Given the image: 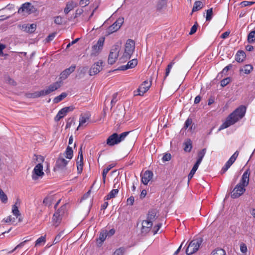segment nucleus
Masks as SVG:
<instances>
[{
    "label": "nucleus",
    "mask_w": 255,
    "mask_h": 255,
    "mask_svg": "<svg viewBox=\"0 0 255 255\" xmlns=\"http://www.w3.org/2000/svg\"><path fill=\"white\" fill-rule=\"evenodd\" d=\"M251 172L247 169L243 174L238 184L234 188L231 197L233 198H237L244 194L246 192V188L248 186L250 181Z\"/></svg>",
    "instance_id": "f257e3e1"
},
{
    "label": "nucleus",
    "mask_w": 255,
    "mask_h": 255,
    "mask_svg": "<svg viewBox=\"0 0 255 255\" xmlns=\"http://www.w3.org/2000/svg\"><path fill=\"white\" fill-rule=\"evenodd\" d=\"M246 108L245 106H240L231 114L227 118L226 121L220 126L219 130L227 128L234 124L245 115Z\"/></svg>",
    "instance_id": "f03ea898"
},
{
    "label": "nucleus",
    "mask_w": 255,
    "mask_h": 255,
    "mask_svg": "<svg viewBox=\"0 0 255 255\" xmlns=\"http://www.w3.org/2000/svg\"><path fill=\"white\" fill-rule=\"evenodd\" d=\"M33 160L35 166L32 171L31 177L32 180L37 182L41 179L44 175L43 165L44 158L41 155H35Z\"/></svg>",
    "instance_id": "7ed1b4c3"
},
{
    "label": "nucleus",
    "mask_w": 255,
    "mask_h": 255,
    "mask_svg": "<svg viewBox=\"0 0 255 255\" xmlns=\"http://www.w3.org/2000/svg\"><path fill=\"white\" fill-rule=\"evenodd\" d=\"M135 49V42L130 39H128L123 48L120 60L121 62H124L130 59Z\"/></svg>",
    "instance_id": "20e7f679"
},
{
    "label": "nucleus",
    "mask_w": 255,
    "mask_h": 255,
    "mask_svg": "<svg viewBox=\"0 0 255 255\" xmlns=\"http://www.w3.org/2000/svg\"><path fill=\"white\" fill-rule=\"evenodd\" d=\"M129 133V132H124L120 134L114 133L108 138L107 144L109 146L118 144L123 141Z\"/></svg>",
    "instance_id": "39448f33"
},
{
    "label": "nucleus",
    "mask_w": 255,
    "mask_h": 255,
    "mask_svg": "<svg viewBox=\"0 0 255 255\" xmlns=\"http://www.w3.org/2000/svg\"><path fill=\"white\" fill-rule=\"evenodd\" d=\"M105 39V36H101L97 42L91 47L90 50L91 56H97L100 54L103 48Z\"/></svg>",
    "instance_id": "423d86ee"
},
{
    "label": "nucleus",
    "mask_w": 255,
    "mask_h": 255,
    "mask_svg": "<svg viewBox=\"0 0 255 255\" xmlns=\"http://www.w3.org/2000/svg\"><path fill=\"white\" fill-rule=\"evenodd\" d=\"M155 219V214L152 212L149 214L147 219L142 221L141 224V232L143 234L148 233L153 225V221Z\"/></svg>",
    "instance_id": "0eeeda50"
},
{
    "label": "nucleus",
    "mask_w": 255,
    "mask_h": 255,
    "mask_svg": "<svg viewBox=\"0 0 255 255\" xmlns=\"http://www.w3.org/2000/svg\"><path fill=\"white\" fill-rule=\"evenodd\" d=\"M121 50V45L120 43H117L112 46L108 59L109 64H113L116 62L119 56Z\"/></svg>",
    "instance_id": "6e6552de"
},
{
    "label": "nucleus",
    "mask_w": 255,
    "mask_h": 255,
    "mask_svg": "<svg viewBox=\"0 0 255 255\" xmlns=\"http://www.w3.org/2000/svg\"><path fill=\"white\" fill-rule=\"evenodd\" d=\"M202 242L201 238H197L191 241L186 250V254L187 255H191L195 253L199 249Z\"/></svg>",
    "instance_id": "1a4fd4ad"
},
{
    "label": "nucleus",
    "mask_w": 255,
    "mask_h": 255,
    "mask_svg": "<svg viewBox=\"0 0 255 255\" xmlns=\"http://www.w3.org/2000/svg\"><path fill=\"white\" fill-rule=\"evenodd\" d=\"M36 11L35 7L30 3L26 2L23 4L19 8L18 13L22 15H27Z\"/></svg>",
    "instance_id": "9d476101"
},
{
    "label": "nucleus",
    "mask_w": 255,
    "mask_h": 255,
    "mask_svg": "<svg viewBox=\"0 0 255 255\" xmlns=\"http://www.w3.org/2000/svg\"><path fill=\"white\" fill-rule=\"evenodd\" d=\"M124 21L123 17H119L117 20L111 26H110L106 30L107 35H110L117 31H118Z\"/></svg>",
    "instance_id": "9b49d317"
},
{
    "label": "nucleus",
    "mask_w": 255,
    "mask_h": 255,
    "mask_svg": "<svg viewBox=\"0 0 255 255\" xmlns=\"http://www.w3.org/2000/svg\"><path fill=\"white\" fill-rule=\"evenodd\" d=\"M65 206H63L54 214L52 218V223L55 227L58 226L60 223L62 218L65 213Z\"/></svg>",
    "instance_id": "f8f14e48"
},
{
    "label": "nucleus",
    "mask_w": 255,
    "mask_h": 255,
    "mask_svg": "<svg viewBox=\"0 0 255 255\" xmlns=\"http://www.w3.org/2000/svg\"><path fill=\"white\" fill-rule=\"evenodd\" d=\"M69 161L60 157L57 160L56 165L54 168L55 172H61L66 169V165Z\"/></svg>",
    "instance_id": "ddd939ff"
},
{
    "label": "nucleus",
    "mask_w": 255,
    "mask_h": 255,
    "mask_svg": "<svg viewBox=\"0 0 255 255\" xmlns=\"http://www.w3.org/2000/svg\"><path fill=\"white\" fill-rule=\"evenodd\" d=\"M103 62L102 60H99L95 63L91 67L89 74L90 76H93L99 73L103 69Z\"/></svg>",
    "instance_id": "4468645a"
},
{
    "label": "nucleus",
    "mask_w": 255,
    "mask_h": 255,
    "mask_svg": "<svg viewBox=\"0 0 255 255\" xmlns=\"http://www.w3.org/2000/svg\"><path fill=\"white\" fill-rule=\"evenodd\" d=\"M151 86V82L146 80L144 81L139 87L137 90L136 95L143 96L146 93Z\"/></svg>",
    "instance_id": "2eb2a0df"
},
{
    "label": "nucleus",
    "mask_w": 255,
    "mask_h": 255,
    "mask_svg": "<svg viewBox=\"0 0 255 255\" xmlns=\"http://www.w3.org/2000/svg\"><path fill=\"white\" fill-rule=\"evenodd\" d=\"M62 85L61 81H58L50 85L48 87L43 90V94H44V95H47L49 94L50 93L55 91L59 88H60Z\"/></svg>",
    "instance_id": "dca6fc26"
},
{
    "label": "nucleus",
    "mask_w": 255,
    "mask_h": 255,
    "mask_svg": "<svg viewBox=\"0 0 255 255\" xmlns=\"http://www.w3.org/2000/svg\"><path fill=\"white\" fill-rule=\"evenodd\" d=\"M73 108L72 107H65L60 110L57 115L55 116L54 120L56 122H58L60 119L64 117L66 114L70 111H72Z\"/></svg>",
    "instance_id": "f3484780"
},
{
    "label": "nucleus",
    "mask_w": 255,
    "mask_h": 255,
    "mask_svg": "<svg viewBox=\"0 0 255 255\" xmlns=\"http://www.w3.org/2000/svg\"><path fill=\"white\" fill-rule=\"evenodd\" d=\"M239 151H236L233 155L230 157L229 160L227 162L224 167L222 168V171L225 173L236 161L237 157L239 155Z\"/></svg>",
    "instance_id": "a211bd4d"
},
{
    "label": "nucleus",
    "mask_w": 255,
    "mask_h": 255,
    "mask_svg": "<svg viewBox=\"0 0 255 255\" xmlns=\"http://www.w3.org/2000/svg\"><path fill=\"white\" fill-rule=\"evenodd\" d=\"M20 206V201L17 199L11 206V213L16 218H18L21 215L19 208Z\"/></svg>",
    "instance_id": "6ab92c4d"
},
{
    "label": "nucleus",
    "mask_w": 255,
    "mask_h": 255,
    "mask_svg": "<svg viewBox=\"0 0 255 255\" xmlns=\"http://www.w3.org/2000/svg\"><path fill=\"white\" fill-rule=\"evenodd\" d=\"M90 118V115L88 114H84L80 115L79 118V125L77 128L78 130L81 127L86 126Z\"/></svg>",
    "instance_id": "aec40b11"
},
{
    "label": "nucleus",
    "mask_w": 255,
    "mask_h": 255,
    "mask_svg": "<svg viewBox=\"0 0 255 255\" xmlns=\"http://www.w3.org/2000/svg\"><path fill=\"white\" fill-rule=\"evenodd\" d=\"M75 66H71L69 68L64 70L61 73L59 81H61L62 83L63 81L66 79L70 75V74L75 70Z\"/></svg>",
    "instance_id": "412c9836"
},
{
    "label": "nucleus",
    "mask_w": 255,
    "mask_h": 255,
    "mask_svg": "<svg viewBox=\"0 0 255 255\" xmlns=\"http://www.w3.org/2000/svg\"><path fill=\"white\" fill-rule=\"evenodd\" d=\"M153 173L149 170L145 171L141 177V181L144 185H147L153 178Z\"/></svg>",
    "instance_id": "4be33fe9"
},
{
    "label": "nucleus",
    "mask_w": 255,
    "mask_h": 255,
    "mask_svg": "<svg viewBox=\"0 0 255 255\" xmlns=\"http://www.w3.org/2000/svg\"><path fill=\"white\" fill-rule=\"evenodd\" d=\"M137 64V61L136 59H133L128 61V64L126 65L122 66L120 67L121 70H126L128 69H131L135 67Z\"/></svg>",
    "instance_id": "5701e85b"
},
{
    "label": "nucleus",
    "mask_w": 255,
    "mask_h": 255,
    "mask_svg": "<svg viewBox=\"0 0 255 255\" xmlns=\"http://www.w3.org/2000/svg\"><path fill=\"white\" fill-rule=\"evenodd\" d=\"M36 27V25L34 23L30 25L24 24L21 26V29L26 32L32 33L35 31Z\"/></svg>",
    "instance_id": "b1692460"
},
{
    "label": "nucleus",
    "mask_w": 255,
    "mask_h": 255,
    "mask_svg": "<svg viewBox=\"0 0 255 255\" xmlns=\"http://www.w3.org/2000/svg\"><path fill=\"white\" fill-rule=\"evenodd\" d=\"M253 70V67L252 65L247 64L243 66L240 69V73H243L246 74H249Z\"/></svg>",
    "instance_id": "393cba45"
},
{
    "label": "nucleus",
    "mask_w": 255,
    "mask_h": 255,
    "mask_svg": "<svg viewBox=\"0 0 255 255\" xmlns=\"http://www.w3.org/2000/svg\"><path fill=\"white\" fill-rule=\"evenodd\" d=\"M64 156L68 159L69 161L72 158L73 156V151L71 147L68 146L65 152L64 153Z\"/></svg>",
    "instance_id": "a878e982"
},
{
    "label": "nucleus",
    "mask_w": 255,
    "mask_h": 255,
    "mask_svg": "<svg viewBox=\"0 0 255 255\" xmlns=\"http://www.w3.org/2000/svg\"><path fill=\"white\" fill-rule=\"evenodd\" d=\"M246 58V54L243 51H238L236 56V60L238 62H243Z\"/></svg>",
    "instance_id": "bb28decb"
},
{
    "label": "nucleus",
    "mask_w": 255,
    "mask_h": 255,
    "mask_svg": "<svg viewBox=\"0 0 255 255\" xmlns=\"http://www.w3.org/2000/svg\"><path fill=\"white\" fill-rule=\"evenodd\" d=\"M16 219L14 216L9 215L5 217L2 220V222L7 224H13L15 222Z\"/></svg>",
    "instance_id": "cd10ccee"
},
{
    "label": "nucleus",
    "mask_w": 255,
    "mask_h": 255,
    "mask_svg": "<svg viewBox=\"0 0 255 255\" xmlns=\"http://www.w3.org/2000/svg\"><path fill=\"white\" fill-rule=\"evenodd\" d=\"M175 62L174 60H172L168 65L167 68L165 69V76L164 77V79L168 77L170 74L171 70L173 67V66L175 64Z\"/></svg>",
    "instance_id": "c85d7f7f"
},
{
    "label": "nucleus",
    "mask_w": 255,
    "mask_h": 255,
    "mask_svg": "<svg viewBox=\"0 0 255 255\" xmlns=\"http://www.w3.org/2000/svg\"><path fill=\"white\" fill-rule=\"evenodd\" d=\"M203 6V4L200 1H196L194 2L193 7L192 9V12L198 11L201 9Z\"/></svg>",
    "instance_id": "c756f323"
},
{
    "label": "nucleus",
    "mask_w": 255,
    "mask_h": 255,
    "mask_svg": "<svg viewBox=\"0 0 255 255\" xmlns=\"http://www.w3.org/2000/svg\"><path fill=\"white\" fill-rule=\"evenodd\" d=\"M67 96V94L65 92L62 93L60 95L56 97L53 99V102L54 103H58L63 100Z\"/></svg>",
    "instance_id": "7c9ffc66"
},
{
    "label": "nucleus",
    "mask_w": 255,
    "mask_h": 255,
    "mask_svg": "<svg viewBox=\"0 0 255 255\" xmlns=\"http://www.w3.org/2000/svg\"><path fill=\"white\" fill-rule=\"evenodd\" d=\"M54 200V197L52 196H49L45 197L43 201V203L45 205L49 206L51 205Z\"/></svg>",
    "instance_id": "2f4dec72"
},
{
    "label": "nucleus",
    "mask_w": 255,
    "mask_h": 255,
    "mask_svg": "<svg viewBox=\"0 0 255 255\" xmlns=\"http://www.w3.org/2000/svg\"><path fill=\"white\" fill-rule=\"evenodd\" d=\"M0 200L3 204H6L8 202L7 195L0 189Z\"/></svg>",
    "instance_id": "473e14b6"
},
{
    "label": "nucleus",
    "mask_w": 255,
    "mask_h": 255,
    "mask_svg": "<svg viewBox=\"0 0 255 255\" xmlns=\"http://www.w3.org/2000/svg\"><path fill=\"white\" fill-rule=\"evenodd\" d=\"M45 237L41 236L36 241L35 246H43L45 244Z\"/></svg>",
    "instance_id": "72a5a7b5"
},
{
    "label": "nucleus",
    "mask_w": 255,
    "mask_h": 255,
    "mask_svg": "<svg viewBox=\"0 0 255 255\" xmlns=\"http://www.w3.org/2000/svg\"><path fill=\"white\" fill-rule=\"evenodd\" d=\"M248 41L251 43L255 42V30L250 32L248 36Z\"/></svg>",
    "instance_id": "f704fd0d"
},
{
    "label": "nucleus",
    "mask_w": 255,
    "mask_h": 255,
    "mask_svg": "<svg viewBox=\"0 0 255 255\" xmlns=\"http://www.w3.org/2000/svg\"><path fill=\"white\" fill-rule=\"evenodd\" d=\"M119 190L117 189L112 190L110 193L107 196V200H109L111 198H114L118 193Z\"/></svg>",
    "instance_id": "c9c22d12"
},
{
    "label": "nucleus",
    "mask_w": 255,
    "mask_h": 255,
    "mask_svg": "<svg viewBox=\"0 0 255 255\" xmlns=\"http://www.w3.org/2000/svg\"><path fill=\"white\" fill-rule=\"evenodd\" d=\"M206 152V149L205 148L203 149L202 150L200 151L198 153V162H201L205 153Z\"/></svg>",
    "instance_id": "e433bc0d"
},
{
    "label": "nucleus",
    "mask_w": 255,
    "mask_h": 255,
    "mask_svg": "<svg viewBox=\"0 0 255 255\" xmlns=\"http://www.w3.org/2000/svg\"><path fill=\"white\" fill-rule=\"evenodd\" d=\"M192 149V143L190 140H188L185 142L184 150L189 152Z\"/></svg>",
    "instance_id": "4c0bfd02"
},
{
    "label": "nucleus",
    "mask_w": 255,
    "mask_h": 255,
    "mask_svg": "<svg viewBox=\"0 0 255 255\" xmlns=\"http://www.w3.org/2000/svg\"><path fill=\"white\" fill-rule=\"evenodd\" d=\"M107 236V231H103L100 233L99 240L101 241V242H103L106 239Z\"/></svg>",
    "instance_id": "58836bf2"
},
{
    "label": "nucleus",
    "mask_w": 255,
    "mask_h": 255,
    "mask_svg": "<svg viewBox=\"0 0 255 255\" xmlns=\"http://www.w3.org/2000/svg\"><path fill=\"white\" fill-rule=\"evenodd\" d=\"M125 253V249L123 248H120L117 249L114 252L113 255H124Z\"/></svg>",
    "instance_id": "ea45409f"
},
{
    "label": "nucleus",
    "mask_w": 255,
    "mask_h": 255,
    "mask_svg": "<svg viewBox=\"0 0 255 255\" xmlns=\"http://www.w3.org/2000/svg\"><path fill=\"white\" fill-rule=\"evenodd\" d=\"M213 15V8H211L207 10L206 19L207 21H210L212 18Z\"/></svg>",
    "instance_id": "a19ab883"
},
{
    "label": "nucleus",
    "mask_w": 255,
    "mask_h": 255,
    "mask_svg": "<svg viewBox=\"0 0 255 255\" xmlns=\"http://www.w3.org/2000/svg\"><path fill=\"white\" fill-rule=\"evenodd\" d=\"M212 255H226V253L223 249H217L212 252Z\"/></svg>",
    "instance_id": "79ce46f5"
},
{
    "label": "nucleus",
    "mask_w": 255,
    "mask_h": 255,
    "mask_svg": "<svg viewBox=\"0 0 255 255\" xmlns=\"http://www.w3.org/2000/svg\"><path fill=\"white\" fill-rule=\"evenodd\" d=\"M73 8V4L71 3H67L65 8H64V11L65 14H67Z\"/></svg>",
    "instance_id": "37998d69"
},
{
    "label": "nucleus",
    "mask_w": 255,
    "mask_h": 255,
    "mask_svg": "<svg viewBox=\"0 0 255 255\" xmlns=\"http://www.w3.org/2000/svg\"><path fill=\"white\" fill-rule=\"evenodd\" d=\"M231 79L230 77H227L225 79H223L221 81V86L222 87H225L230 83Z\"/></svg>",
    "instance_id": "c03bdc74"
},
{
    "label": "nucleus",
    "mask_w": 255,
    "mask_h": 255,
    "mask_svg": "<svg viewBox=\"0 0 255 255\" xmlns=\"http://www.w3.org/2000/svg\"><path fill=\"white\" fill-rule=\"evenodd\" d=\"M44 94H43V90L40 91H37L35 93H34L32 96L31 97L32 98H38L41 96H44Z\"/></svg>",
    "instance_id": "a18cd8bd"
},
{
    "label": "nucleus",
    "mask_w": 255,
    "mask_h": 255,
    "mask_svg": "<svg viewBox=\"0 0 255 255\" xmlns=\"http://www.w3.org/2000/svg\"><path fill=\"white\" fill-rule=\"evenodd\" d=\"M77 167L79 173H81L83 169V161L77 160Z\"/></svg>",
    "instance_id": "49530a36"
},
{
    "label": "nucleus",
    "mask_w": 255,
    "mask_h": 255,
    "mask_svg": "<svg viewBox=\"0 0 255 255\" xmlns=\"http://www.w3.org/2000/svg\"><path fill=\"white\" fill-rule=\"evenodd\" d=\"M111 169V167H108L107 168H105L103 170L102 176L103 179V182H105L106 177L107 174L108 173L109 171Z\"/></svg>",
    "instance_id": "de8ad7c7"
},
{
    "label": "nucleus",
    "mask_w": 255,
    "mask_h": 255,
    "mask_svg": "<svg viewBox=\"0 0 255 255\" xmlns=\"http://www.w3.org/2000/svg\"><path fill=\"white\" fill-rule=\"evenodd\" d=\"M255 3L254 1H244L241 2L240 5L242 7L251 6Z\"/></svg>",
    "instance_id": "09e8293b"
},
{
    "label": "nucleus",
    "mask_w": 255,
    "mask_h": 255,
    "mask_svg": "<svg viewBox=\"0 0 255 255\" xmlns=\"http://www.w3.org/2000/svg\"><path fill=\"white\" fill-rule=\"evenodd\" d=\"M171 158V155L170 153H165L162 157V160L163 162L168 161Z\"/></svg>",
    "instance_id": "8fccbe9b"
},
{
    "label": "nucleus",
    "mask_w": 255,
    "mask_h": 255,
    "mask_svg": "<svg viewBox=\"0 0 255 255\" xmlns=\"http://www.w3.org/2000/svg\"><path fill=\"white\" fill-rule=\"evenodd\" d=\"M54 22L57 24H61L63 22V18L62 17L58 16L55 17Z\"/></svg>",
    "instance_id": "3c124183"
},
{
    "label": "nucleus",
    "mask_w": 255,
    "mask_h": 255,
    "mask_svg": "<svg viewBox=\"0 0 255 255\" xmlns=\"http://www.w3.org/2000/svg\"><path fill=\"white\" fill-rule=\"evenodd\" d=\"M90 0H80L79 5L82 7H85L89 4Z\"/></svg>",
    "instance_id": "603ef678"
},
{
    "label": "nucleus",
    "mask_w": 255,
    "mask_h": 255,
    "mask_svg": "<svg viewBox=\"0 0 255 255\" xmlns=\"http://www.w3.org/2000/svg\"><path fill=\"white\" fill-rule=\"evenodd\" d=\"M134 202V197L132 196H131L127 199V204L128 205L131 206L133 204Z\"/></svg>",
    "instance_id": "864d4df0"
},
{
    "label": "nucleus",
    "mask_w": 255,
    "mask_h": 255,
    "mask_svg": "<svg viewBox=\"0 0 255 255\" xmlns=\"http://www.w3.org/2000/svg\"><path fill=\"white\" fill-rule=\"evenodd\" d=\"M240 250L243 253H246L247 252V247L244 244L240 245Z\"/></svg>",
    "instance_id": "5fc2aeb1"
},
{
    "label": "nucleus",
    "mask_w": 255,
    "mask_h": 255,
    "mask_svg": "<svg viewBox=\"0 0 255 255\" xmlns=\"http://www.w3.org/2000/svg\"><path fill=\"white\" fill-rule=\"evenodd\" d=\"M27 242L26 240L21 242V243H20L19 244H18V245H17L15 248L13 250H12L11 251L9 252L8 253H12L14 251H15L16 249L18 248H21L22 247H23L25 243Z\"/></svg>",
    "instance_id": "6e6d98bb"
},
{
    "label": "nucleus",
    "mask_w": 255,
    "mask_h": 255,
    "mask_svg": "<svg viewBox=\"0 0 255 255\" xmlns=\"http://www.w3.org/2000/svg\"><path fill=\"white\" fill-rule=\"evenodd\" d=\"M192 122L191 119H188L185 122L184 127L185 128H187L188 127L191 125Z\"/></svg>",
    "instance_id": "4d7b16f0"
},
{
    "label": "nucleus",
    "mask_w": 255,
    "mask_h": 255,
    "mask_svg": "<svg viewBox=\"0 0 255 255\" xmlns=\"http://www.w3.org/2000/svg\"><path fill=\"white\" fill-rule=\"evenodd\" d=\"M5 48V46L4 44H0V56H3L5 55L3 53L2 50Z\"/></svg>",
    "instance_id": "13d9d810"
},
{
    "label": "nucleus",
    "mask_w": 255,
    "mask_h": 255,
    "mask_svg": "<svg viewBox=\"0 0 255 255\" xmlns=\"http://www.w3.org/2000/svg\"><path fill=\"white\" fill-rule=\"evenodd\" d=\"M161 227V224H157L156 226H155L153 229V234H155L157 233L158 230Z\"/></svg>",
    "instance_id": "bf43d9fd"
},
{
    "label": "nucleus",
    "mask_w": 255,
    "mask_h": 255,
    "mask_svg": "<svg viewBox=\"0 0 255 255\" xmlns=\"http://www.w3.org/2000/svg\"><path fill=\"white\" fill-rule=\"evenodd\" d=\"M83 154H82V148H80V149L79 151V155H78V157L77 158V160L83 161Z\"/></svg>",
    "instance_id": "052dcab7"
},
{
    "label": "nucleus",
    "mask_w": 255,
    "mask_h": 255,
    "mask_svg": "<svg viewBox=\"0 0 255 255\" xmlns=\"http://www.w3.org/2000/svg\"><path fill=\"white\" fill-rule=\"evenodd\" d=\"M197 30V26L196 24H194L191 28V30H190V34H193V33H194Z\"/></svg>",
    "instance_id": "680f3d73"
},
{
    "label": "nucleus",
    "mask_w": 255,
    "mask_h": 255,
    "mask_svg": "<svg viewBox=\"0 0 255 255\" xmlns=\"http://www.w3.org/2000/svg\"><path fill=\"white\" fill-rule=\"evenodd\" d=\"M115 233V231L114 229L110 230L108 232H107V236L111 237L113 236Z\"/></svg>",
    "instance_id": "e2e57ef3"
},
{
    "label": "nucleus",
    "mask_w": 255,
    "mask_h": 255,
    "mask_svg": "<svg viewBox=\"0 0 255 255\" xmlns=\"http://www.w3.org/2000/svg\"><path fill=\"white\" fill-rule=\"evenodd\" d=\"M79 40V38H76L74 40L72 41L71 43H69L67 45L66 48H68L71 45L76 43Z\"/></svg>",
    "instance_id": "0e129e2a"
},
{
    "label": "nucleus",
    "mask_w": 255,
    "mask_h": 255,
    "mask_svg": "<svg viewBox=\"0 0 255 255\" xmlns=\"http://www.w3.org/2000/svg\"><path fill=\"white\" fill-rule=\"evenodd\" d=\"M200 163H201L200 162L197 161L196 163H195V164L193 167L192 169H193L195 171H197Z\"/></svg>",
    "instance_id": "69168bd1"
},
{
    "label": "nucleus",
    "mask_w": 255,
    "mask_h": 255,
    "mask_svg": "<svg viewBox=\"0 0 255 255\" xmlns=\"http://www.w3.org/2000/svg\"><path fill=\"white\" fill-rule=\"evenodd\" d=\"M54 37H55V34L54 33L49 35L47 38V41H50L53 40Z\"/></svg>",
    "instance_id": "338daca9"
},
{
    "label": "nucleus",
    "mask_w": 255,
    "mask_h": 255,
    "mask_svg": "<svg viewBox=\"0 0 255 255\" xmlns=\"http://www.w3.org/2000/svg\"><path fill=\"white\" fill-rule=\"evenodd\" d=\"M229 32L226 31L221 35V37L223 39L226 38L227 37L229 36Z\"/></svg>",
    "instance_id": "774afa93"
}]
</instances>
